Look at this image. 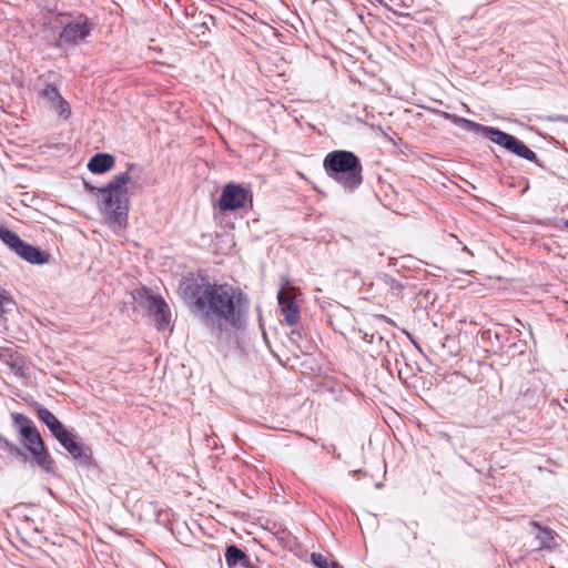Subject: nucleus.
<instances>
[{
	"label": "nucleus",
	"mask_w": 568,
	"mask_h": 568,
	"mask_svg": "<svg viewBox=\"0 0 568 568\" xmlns=\"http://www.w3.org/2000/svg\"><path fill=\"white\" fill-rule=\"evenodd\" d=\"M183 295L200 312L202 322L222 329L223 325L241 329L246 324L248 298L230 284L189 283Z\"/></svg>",
	"instance_id": "obj_1"
},
{
	"label": "nucleus",
	"mask_w": 568,
	"mask_h": 568,
	"mask_svg": "<svg viewBox=\"0 0 568 568\" xmlns=\"http://www.w3.org/2000/svg\"><path fill=\"white\" fill-rule=\"evenodd\" d=\"M131 181L129 171L115 175L104 187L97 189L101 194V210L115 229H124L128 223L129 197L125 185Z\"/></svg>",
	"instance_id": "obj_2"
},
{
	"label": "nucleus",
	"mask_w": 568,
	"mask_h": 568,
	"mask_svg": "<svg viewBox=\"0 0 568 568\" xmlns=\"http://www.w3.org/2000/svg\"><path fill=\"white\" fill-rule=\"evenodd\" d=\"M327 175L348 191H354L363 182V166L359 158L345 150L329 152L323 162Z\"/></svg>",
	"instance_id": "obj_3"
},
{
	"label": "nucleus",
	"mask_w": 568,
	"mask_h": 568,
	"mask_svg": "<svg viewBox=\"0 0 568 568\" xmlns=\"http://www.w3.org/2000/svg\"><path fill=\"white\" fill-rule=\"evenodd\" d=\"M443 116L452 121L456 125H460L467 131L479 133L489 139L491 142L505 148L509 152L526 159L531 162L538 163L536 153L530 150L521 140L516 136L508 134L499 129L493 126H486L468 120L466 118L458 116L448 112H442Z\"/></svg>",
	"instance_id": "obj_4"
},
{
	"label": "nucleus",
	"mask_w": 568,
	"mask_h": 568,
	"mask_svg": "<svg viewBox=\"0 0 568 568\" xmlns=\"http://www.w3.org/2000/svg\"><path fill=\"white\" fill-rule=\"evenodd\" d=\"M13 427L19 434V440L30 452L32 460L45 473L55 474V462L44 446L42 437L34 423L23 414H11Z\"/></svg>",
	"instance_id": "obj_5"
},
{
	"label": "nucleus",
	"mask_w": 568,
	"mask_h": 568,
	"mask_svg": "<svg viewBox=\"0 0 568 568\" xmlns=\"http://www.w3.org/2000/svg\"><path fill=\"white\" fill-rule=\"evenodd\" d=\"M252 196L248 190L236 183L226 184L219 199V209L223 212L235 211L245 206Z\"/></svg>",
	"instance_id": "obj_6"
},
{
	"label": "nucleus",
	"mask_w": 568,
	"mask_h": 568,
	"mask_svg": "<svg viewBox=\"0 0 568 568\" xmlns=\"http://www.w3.org/2000/svg\"><path fill=\"white\" fill-rule=\"evenodd\" d=\"M92 23L83 16H78L74 20L68 22L59 34L61 44H78L90 36Z\"/></svg>",
	"instance_id": "obj_7"
},
{
	"label": "nucleus",
	"mask_w": 568,
	"mask_h": 568,
	"mask_svg": "<svg viewBox=\"0 0 568 568\" xmlns=\"http://www.w3.org/2000/svg\"><path fill=\"white\" fill-rule=\"evenodd\" d=\"M529 535L534 537V548L536 550H554L557 546V532L546 526H541L537 521L529 523Z\"/></svg>",
	"instance_id": "obj_8"
},
{
	"label": "nucleus",
	"mask_w": 568,
	"mask_h": 568,
	"mask_svg": "<svg viewBox=\"0 0 568 568\" xmlns=\"http://www.w3.org/2000/svg\"><path fill=\"white\" fill-rule=\"evenodd\" d=\"M145 307L155 318L159 329H162L164 326L170 324L171 312L162 296L146 293Z\"/></svg>",
	"instance_id": "obj_9"
},
{
	"label": "nucleus",
	"mask_w": 568,
	"mask_h": 568,
	"mask_svg": "<svg viewBox=\"0 0 568 568\" xmlns=\"http://www.w3.org/2000/svg\"><path fill=\"white\" fill-rule=\"evenodd\" d=\"M58 440L74 459L82 464L90 462L92 456L91 449L84 444L75 442L72 433L67 430L64 434H60Z\"/></svg>",
	"instance_id": "obj_10"
},
{
	"label": "nucleus",
	"mask_w": 568,
	"mask_h": 568,
	"mask_svg": "<svg viewBox=\"0 0 568 568\" xmlns=\"http://www.w3.org/2000/svg\"><path fill=\"white\" fill-rule=\"evenodd\" d=\"M40 97L50 103V109L54 110L63 119L71 114L69 103L61 97L58 88L53 84H47L41 91Z\"/></svg>",
	"instance_id": "obj_11"
},
{
	"label": "nucleus",
	"mask_w": 568,
	"mask_h": 568,
	"mask_svg": "<svg viewBox=\"0 0 568 568\" xmlns=\"http://www.w3.org/2000/svg\"><path fill=\"white\" fill-rule=\"evenodd\" d=\"M281 312L288 325H295L300 321V311L295 297L290 292L281 290L277 294Z\"/></svg>",
	"instance_id": "obj_12"
},
{
	"label": "nucleus",
	"mask_w": 568,
	"mask_h": 568,
	"mask_svg": "<svg viewBox=\"0 0 568 568\" xmlns=\"http://www.w3.org/2000/svg\"><path fill=\"white\" fill-rule=\"evenodd\" d=\"M16 254L31 264H45L49 262V254L40 251L38 247L28 244L24 241Z\"/></svg>",
	"instance_id": "obj_13"
},
{
	"label": "nucleus",
	"mask_w": 568,
	"mask_h": 568,
	"mask_svg": "<svg viewBox=\"0 0 568 568\" xmlns=\"http://www.w3.org/2000/svg\"><path fill=\"white\" fill-rule=\"evenodd\" d=\"M114 165V158L108 153H98L91 158L88 163V169L92 173H104L112 169Z\"/></svg>",
	"instance_id": "obj_14"
},
{
	"label": "nucleus",
	"mask_w": 568,
	"mask_h": 568,
	"mask_svg": "<svg viewBox=\"0 0 568 568\" xmlns=\"http://www.w3.org/2000/svg\"><path fill=\"white\" fill-rule=\"evenodd\" d=\"M38 417L47 425L57 439L60 437V434L67 432L62 423L48 408H39Z\"/></svg>",
	"instance_id": "obj_15"
},
{
	"label": "nucleus",
	"mask_w": 568,
	"mask_h": 568,
	"mask_svg": "<svg viewBox=\"0 0 568 568\" xmlns=\"http://www.w3.org/2000/svg\"><path fill=\"white\" fill-rule=\"evenodd\" d=\"M225 561L230 568L247 567L250 564V559L247 555L237 546L230 545L225 551Z\"/></svg>",
	"instance_id": "obj_16"
},
{
	"label": "nucleus",
	"mask_w": 568,
	"mask_h": 568,
	"mask_svg": "<svg viewBox=\"0 0 568 568\" xmlns=\"http://www.w3.org/2000/svg\"><path fill=\"white\" fill-rule=\"evenodd\" d=\"M0 240L14 253L18 251V248L21 246L23 242L17 233L3 226H0Z\"/></svg>",
	"instance_id": "obj_17"
},
{
	"label": "nucleus",
	"mask_w": 568,
	"mask_h": 568,
	"mask_svg": "<svg viewBox=\"0 0 568 568\" xmlns=\"http://www.w3.org/2000/svg\"><path fill=\"white\" fill-rule=\"evenodd\" d=\"M311 561L316 568H343L331 556L320 552H313L311 555Z\"/></svg>",
	"instance_id": "obj_18"
},
{
	"label": "nucleus",
	"mask_w": 568,
	"mask_h": 568,
	"mask_svg": "<svg viewBox=\"0 0 568 568\" xmlns=\"http://www.w3.org/2000/svg\"><path fill=\"white\" fill-rule=\"evenodd\" d=\"M0 449L11 455L24 456V453L19 446L14 445L13 443L9 442L3 437H0Z\"/></svg>",
	"instance_id": "obj_19"
},
{
	"label": "nucleus",
	"mask_w": 568,
	"mask_h": 568,
	"mask_svg": "<svg viewBox=\"0 0 568 568\" xmlns=\"http://www.w3.org/2000/svg\"><path fill=\"white\" fill-rule=\"evenodd\" d=\"M387 283L395 295H399L402 293L404 286L398 281L394 278H388Z\"/></svg>",
	"instance_id": "obj_20"
},
{
	"label": "nucleus",
	"mask_w": 568,
	"mask_h": 568,
	"mask_svg": "<svg viewBox=\"0 0 568 568\" xmlns=\"http://www.w3.org/2000/svg\"><path fill=\"white\" fill-rule=\"evenodd\" d=\"M11 302L12 301L8 295H0V316L4 313V305Z\"/></svg>",
	"instance_id": "obj_21"
},
{
	"label": "nucleus",
	"mask_w": 568,
	"mask_h": 568,
	"mask_svg": "<svg viewBox=\"0 0 568 568\" xmlns=\"http://www.w3.org/2000/svg\"><path fill=\"white\" fill-rule=\"evenodd\" d=\"M547 119L549 121H559V122L568 123V116L567 115H555V116H548Z\"/></svg>",
	"instance_id": "obj_22"
},
{
	"label": "nucleus",
	"mask_w": 568,
	"mask_h": 568,
	"mask_svg": "<svg viewBox=\"0 0 568 568\" xmlns=\"http://www.w3.org/2000/svg\"><path fill=\"white\" fill-rule=\"evenodd\" d=\"M406 334V336L412 341V343L414 344V346L416 347V349H418L419 352H422V348L413 339V336L408 333V332H404Z\"/></svg>",
	"instance_id": "obj_23"
},
{
	"label": "nucleus",
	"mask_w": 568,
	"mask_h": 568,
	"mask_svg": "<svg viewBox=\"0 0 568 568\" xmlns=\"http://www.w3.org/2000/svg\"><path fill=\"white\" fill-rule=\"evenodd\" d=\"M462 250L467 254L473 255V252L466 245H464Z\"/></svg>",
	"instance_id": "obj_24"
},
{
	"label": "nucleus",
	"mask_w": 568,
	"mask_h": 568,
	"mask_svg": "<svg viewBox=\"0 0 568 568\" xmlns=\"http://www.w3.org/2000/svg\"><path fill=\"white\" fill-rule=\"evenodd\" d=\"M84 185H85V189H87V190H90V191L95 190L94 187L90 186V185H89V183H87V182L84 183Z\"/></svg>",
	"instance_id": "obj_25"
}]
</instances>
